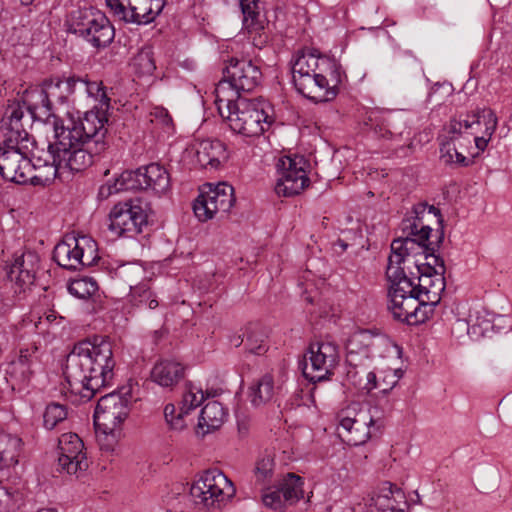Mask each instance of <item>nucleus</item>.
Listing matches in <instances>:
<instances>
[{"label":"nucleus","mask_w":512,"mask_h":512,"mask_svg":"<svg viewBox=\"0 0 512 512\" xmlns=\"http://www.w3.org/2000/svg\"><path fill=\"white\" fill-rule=\"evenodd\" d=\"M185 366L176 360L158 361L151 370V380L163 388H173L185 377Z\"/></svg>","instance_id":"nucleus-27"},{"label":"nucleus","mask_w":512,"mask_h":512,"mask_svg":"<svg viewBox=\"0 0 512 512\" xmlns=\"http://www.w3.org/2000/svg\"><path fill=\"white\" fill-rule=\"evenodd\" d=\"M224 116L230 129L244 137L260 136L273 122L265 103L256 99L236 98L223 102Z\"/></svg>","instance_id":"nucleus-9"},{"label":"nucleus","mask_w":512,"mask_h":512,"mask_svg":"<svg viewBox=\"0 0 512 512\" xmlns=\"http://www.w3.org/2000/svg\"><path fill=\"white\" fill-rule=\"evenodd\" d=\"M138 190L162 195L170 188V175L164 166L151 163L134 170Z\"/></svg>","instance_id":"nucleus-23"},{"label":"nucleus","mask_w":512,"mask_h":512,"mask_svg":"<svg viewBox=\"0 0 512 512\" xmlns=\"http://www.w3.org/2000/svg\"><path fill=\"white\" fill-rule=\"evenodd\" d=\"M277 485L282 491L283 498L286 499L289 505L297 503L304 497V480L294 473H288L283 476Z\"/></svg>","instance_id":"nucleus-37"},{"label":"nucleus","mask_w":512,"mask_h":512,"mask_svg":"<svg viewBox=\"0 0 512 512\" xmlns=\"http://www.w3.org/2000/svg\"><path fill=\"white\" fill-rule=\"evenodd\" d=\"M386 343V339L371 330H359L354 332L346 344V363L349 367L347 374L355 378L359 374L358 369L366 371L371 367L376 355V347Z\"/></svg>","instance_id":"nucleus-15"},{"label":"nucleus","mask_w":512,"mask_h":512,"mask_svg":"<svg viewBox=\"0 0 512 512\" xmlns=\"http://www.w3.org/2000/svg\"><path fill=\"white\" fill-rule=\"evenodd\" d=\"M346 73L338 60L320 55L316 50L303 51L292 64V81L297 92L315 102H328L339 93Z\"/></svg>","instance_id":"nucleus-4"},{"label":"nucleus","mask_w":512,"mask_h":512,"mask_svg":"<svg viewBox=\"0 0 512 512\" xmlns=\"http://www.w3.org/2000/svg\"><path fill=\"white\" fill-rule=\"evenodd\" d=\"M15 384L18 385L16 382L12 383V388H15Z\"/></svg>","instance_id":"nucleus-62"},{"label":"nucleus","mask_w":512,"mask_h":512,"mask_svg":"<svg viewBox=\"0 0 512 512\" xmlns=\"http://www.w3.org/2000/svg\"><path fill=\"white\" fill-rule=\"evenodd\" d=\"M133 65L141 74H152L156 69L154 60L149 51H141L138 53L134 58Z\"/></svg>","instance_id":"nucleus-48"},{"label":"nucleus","mask_w":512,"mask_h":512,"mask_svg":"<svg viewBox=\"0 0 512 512\" xmlns=\"http://www.w3.org/2000/svg\"><path fill=\"white\" fill-rule=\"evenodd\" d=\"M163 413L166 423L172 430L181 431L185 428L186 424L183 416L186 413H182V411L180 410V412L176 414V408L174 404H166Z\"/></svg>","instance_id":"nucleus-47"},{"label":"nucleus","mask_w":512,"mask_h":512,"mask_svg":"<svg viewBox=\"0 0 512 512\" xmlns=\"http://www.w3.org/2000/svg\"><path fill=\"white\" fill-rule=\"evenodd\" d=\"M309 162L300 155L282 156L276 162L275 193L278 196L299 195L310 184Z\"/></svg>","instance_id":"nucleus-12"},{"label":"nucleus","mask_w":512,"mask_h":512,"mask_svg":"<svg viewBox=\"0 0 512 512\" xmlns=\"http://www.w3.org/2000/svg\"><path fill=\"white\" fill-rule=\"evenodd\" d=\"M24 111L19 103L8 104L1 122L3 141L0 143V174L10 182L27 183L32 178L44 182L54 180L61 170L71 171L69 167L58 166L49 157V142L44 156H35L34 138L27 132L23 123Z\"/></svg>","instance_id":"nucleus-2"},{"label":"nucleus","mask_w":512,"mask_h":512,"mask_svg":"<svg viewBox=\"0 0 512 512\" xmlns=\"http://www.w3.org/2000/svg\"><path fill=\"white\" fill-rule=\"evenodd\" d=\"M12 499V494L8 488L0 483V512H9Z\"/></svg>","instance_id":"nucleus-51"},{"label":"nucleus","mask_w":512,"mask_h":512,"mask_svg":"<svg viewBox=\"0 0 512 512\" xmlns=\"http://www.w3.org/2000/svg\"><path fill=\"white\" fill-rule=\"evenodd\" d=\"M465 119L475 123L473 130H468V134L464 135L469 139L473 136L476 147L484 151L497 128L498 119L495 112L491 109H482L477 113L467 115Z\"/></svg>","instance_id":"nucleus-24"},{"label":"nucleus","mask_w":512,"mask_h":512,"mask_svg":"<svg viewBox=\"0 0 512 512\" xmlns=\"http://www.w3.org/2000/svg\"><path fill=\"white\" fill-rule=\"evenodd\" d=\"M494 320H496V318H493V319H486V320H483V321H479V319L476 320V323L474 324V326H479V328L482 330V332H487L489 331V329H493L494 325H493V322Z\"/></svg>","instance_id":"nucleus-55"},{"label":"nucleus","mask_w":512,"mask_h":512,"mask_svg":"<svg viewBox=\"0 0 512 512\" xmlns=\"http://www.w3.org/2000/svg\"><path fill=\"white\" fill-rule=\"evenodd\" d=\"M68 292L79 299H87L98 290L97 282L91 277H83L72 280L68 284Z\"/></svg>","instance_id":"nucleus-40"},{"label":"nucleus","mask_w":512,"mask_h":512,"mask_svg":"<svg viewBox=\"0 0 512 512\" xmlns=\"http://www.w3.org/2000/svg\"><path fill=\"white\" fill-rule=\"evenodd\" d=\"M433 251L420 253L424 259L431 258V262H420L418 259L413 260V265L416 273L410 271L408 277L414 278L415 291L427 301L433 308L440 302L441 294L445 291V278L446 271L443 259L436 256Z\"/></svg>","instance_id":"nucleus-11"},{"label":"nucleus","mask_w":512,"mask_h":512,"mask_svg":"<svg viewBox=\"0 0 512 512\" xmlns=\"http://www.w3.org/2000/svg\"><path fill=\"white\" fill-rule=\"evenodd\" d=\"M76 85L77 90L93 98L97 105L82 118H70L67 124L55 122V141L50 146L49 157L58 166L69 167L71 171H83L108 147L106 113L110 108V98L100 81L76 77Z\"/></svg>","instance_id":"nucleus-1"},{"label":"nucleus","mask_w":512,"mask_h":512,"mask_svg":"<svg viewBox=\"0 0 512 512\" xmlns=\"http://www.w3.org/2000/svg\"><path fill=\"white\" fill-rule=\"evenodd\" d=\"M262 502L267 508L273 510H282L289 505L286 499L283 498L282 491L278 485L263 489Z\"/></svg>","instance_id":"nucleus-45"},{"label":"nucleus","mask_w":512,"mask_h":512,"mask_svg":"<svg viewBox=\"0 0 512 512\" xmlns=\"http://www.w3.org/2000/svg\"><path fill=\"white\" fill-rule=\"evenodd\" d=\"M204 399L205 394L200 387L192 383L187 384L181 401L182 413L188 414L191 410L200 406Z\"/></svg>","instance_id":"nucleus-42"},{"label":"nucleus","mask_w":512,"mask_h":512,"mask_svg":"<svg viewBox=\"0 0 512 512\" xmlns=\"http://www.w3.org/2000/svg\"><path fill=\"white\" fill-rule=\"evenodd\" d=\"M15 384L18 385L16 382L12 383V388H15Z\"/></svg>","instance_id":"nucleus-61"},{"label":"nucleus","mask_w":512,"mask_h":512,"mask_svg":"<svg viewBox=\"0 0 512 512\" xmlns=\"http://www.w3.org/2000/svg\"><path fill=\"white\" fill-rule=\"evenodd\" d=\"M22 440L14 435L0 432V470L18 463Z\"/></svg>","instance_id":"nucleus-34"},{"label":"nucleus","mask_w":512,"mask_h":512,"mask_svg":"<svg viewBox=\"0 0 512 512\" xmlns=\"http://www.w3.org/2000/svg\"><path fill=\"white\" fill-rule=\"evenodd\" d=\"M411 216L403 219L401 229L404 236L394 239L390 246V255L394 252L403 258L414 259L420 253L433 251L435 247L429 241L432 228L423 224L426 214H432L437 218L439 224L443 223L441 212L433 205L425 202L413 206Z\"/></svg>","instance_id":"nucleus-7"},{"label":"nucleus","mask_w":512,"mask_h":512,"mask_svg":"<svg viewBox=\"0 0 512 512\" xmlns=\"http://www.w3.org/2000/svg\"><path fill=\"white\" fill-rule=\"evenodd\" d=\"M405 115L400 112H389L383 115L375 125V133L385 139L402 138L407 131Z\"/></svg>","instance_id":"nucleus-32"},{"label":"nucleus","mask_w":512,"mask_h":512,"mask_svg":"<svg viewBox=\"0 0 512 512\" xmlns=\"http://www.w3.org/2000/svg\"><path fill=\"white\" fill-rule=\"evenodd\" d=\"M360 372H364L366 374V384L364 385V389H366L367 391H371L377 387H379V384L377 382V375L373 372V371H368V369L366 371L360 369L359 373Z\"/></svg>","instance_id":"nucleus-52"},{"label":"nucleus","mask_w":512,"mask_h":512,"mask_svg":"<svg viewBox=\"0 0 512 512\" xmlns=\"http://www.w3.org/2000/svg\"><path fill=\"white\" fill-rule=\"evenodd\" d=\"M115 365L111 342L95 336L74 345L67 356L64 375L72 389L90 400L101 389L113 385Z\"/></svg>","instance_id":"nucleus-3"},{"label":"nucleus","mask_w":512,"mask_h":512,"mask_svg":"<svg viewBox=\"0 0 512 512\" xmlns=\"http://www.w3.org/2000/svg\"><path fill=\"white\" fill-rule=\"evenodd\" d=\"M276 394L273 377L269 374L263 375L256 385L250 388V402L253 406L259 407L271 401Z\"/></svg>","instance_id":"nucleus-36"},{"label":"nucleus","mask_w":512,"mask_h":512,"mask_svg":"<svg viewBox=\"0 0 512 512\" xmlns=\"http://www.w3.org/2000/svg\"><path fill=\"white\" fill-rule=\"evenodd\" d=\"M84 444L79 436L69 432L58 439V466L61 472L77 475L88 468Z\"/></svg>","instance_id":"nucleus-20"},{"label":"nucleus","mask_w":512,"mask_h":512,"mask_svg":"<svg viewBox=\"0 0 512 512\" xmlns=\"http://www.w3.org/2000/svg\"><path fill=\"white\" fill-rule=\"evenodd\" d=\"M336 245L339 246L343 251L347 249L348 247V244L346 242H344L343 240L339 239L337 242H336Z\"/></svg>","instance_id":"nucleus-56"},{"label":"nucleus","mask_w":512,"mask_h":512,"mask_svg":"<svg viewBox=\"0 0 512 512\" xmlns=\"http://www.w3.org/2000/svg\"><path fill=\"white\" fill-rule=\"evenodd\" d=\"M37 359L36 350L22 349L18 358L10 363L8 374L19 388L30 381Z\"/></svg>","instance_id":"nucleus-30"},{"label":"nucleus","mask_w":512,"mask_h":512,"mask_svg":"<svg viewBox=\"0 0 512 512\" xmlns=\"http://www.w3.org/2000/svg\"><path fill=\"white\" fill-rule=\"evenodd\" d=\"M411 259L403 258L394 252L389 255L385 271L389 282V309L393 317L409 325L424 323L433 313L434 308L415 291L414 278L408 277L403 264Z\"/></svg>","instance_id":"nucleus-5"},{"label":"nucleus","mask_w":512,"mask_h":512,"mask_svg":"<svg viewBox=\"0 0 512 512\" xmlns=\"http://www.w3.org/2000/svg\"><path fill=\"white\" fill-rule=\"evenodd\" d=\"M340 356L338 346L331 342H317L309 347V362L305 359L303 375L311 382L326 380L333 374Z\"/></svg>","instance_id":"nucleus-18"},{"label":"nucleus","mask_w":512,"mask_h":512,"mask_svg":"<svg viewBox=\"0 0 512 512\" xmlns=\"http://www.w3.org/2000/svg\"><path fill=\"white\" fill-rule=\"evenodd\" d=\"M131 401L130 389L125 387L102 396L93 415L95 426L104 432L114 431L129 415Z\"/></svg>","instance_id":"nucleus-16"},{"label":"nucleus","mask_w":512,"mask_h":512,"mask_svg":"<svg viewBox=\"0 0 512 512\" xmlns=\"http://www.w3.org/2000/svg\"><path fill=\"white\" fill-rule=\"evenodd\" d=\"M144 274V268L137 263H129L119 269V275L128 283L130 291L132 290V286L139 284L137 281L143 278Z\"/></svg>","instance_id":"nucleus-46"},{"label":"nucleus","mask_w":512,"mask_h":512,"mask_svg":"<svg viewBox=\"0 0 512 512\" xmlns=\"http://www.w3.org/2000/svg\"><path fill=\"white\" fill-rule=\"evenodd\" d=\"M351 411H341L339 414L338 434L348 445L359 446L370 438V427L373 420L365 413L351 417Z\"/></svg>","instance_id":"nucleus-21"},{"label":"nucleus","mask_w":512,"mask_h":512,"mask_svg":"<svg viewBox=\"0 0 512 512\" xmlns=\"http://www.w3.org/2000/svg\"><path fill=\"white\" fill-rule=\"evenodd\" d=\"M39 265V257L35 252L26 251L15 257L11 264L8 277L21 287L33 284Z\"/></svg>","instance_id":"nucleus-26"},{"label":"nucleus","mask_w":512,"mask_h":512,"mask_svg":"<svg viewBox=\"0 0 512 512\" xmlns=\"http://www.w3.org/2000/svg\"><path fill=\"white\" fill-rule=\"evenodd\" d=\"M232 343L238 347L239 345H241V343H243V339L240 338V336L236 337L234 340H232Z\"/></svg>","instance_id":"nucleus-57"},{"label":"nucleus","mask_w":512,"mask_h":512,"mask_svg":"<svg viewBox=\"0 0 512 512\" xmlns=\"http://www.w3.org/2000/svg\"><path fill=\"white\" fill-rule=\"evenodd\" d=\"M67 31L81 38L95 49L109 46L115 37V30L106 15L92 7L72 10L65 20Z\"/></svg>","instance_id":"nucleus-10"},{"label":"nucleus","mask_w":512,"mask_h":512,"mask_svg":"<svg viewBox=\"0 0 512 512\" xmlns=\"http://www.w3.org/2000/svg\"><path fill=\"white\" fill-rule=\"evenodd\" d=\"M265 339L266 334L260 327L250 326L247 329L245 347L251 354L262 355L267 351Z\"/></svg>","instance_id":"nucleus-39"},{"label":"nucleus","mask_w":512,"mask_h":512,"mask_svg":"<svg viewBox=\"0 0 512 512\" xmlns=\"http://www.w3.org/2000/svg\"><path fill=\"white\" fill-rule=\"evenodd\" d=\"M67 407L57 402L49 403L43 413V426L47 430L54 429L67 418Z\"/></svg>","instance_id":"nucleus-41"},{"label":"nucleus","mask_w":512,"mask_h":512,"mask_svg":"<svg viewBox=\"0 0 512 512\" xmlns=\"http://www.w3.org/2000/svg\"><path fill=\"white\" fill-rule=\"evenodd\" d=\"M469 119H452L446 126V137L440 145L441 159L445 164H457L462 167L469 166L471 160L465 157L459 148L468 146L471 139L465 136L468 130H473V124Z\"/></svg>","instance_id":"nucleus-19"},{"label":"nucleus","mask_w":512,"mask_h":512,"mask_svg":"<svg viewBox=\"0 0 512 512\" xmlns=\"http://www.w3.org/2000/svg\"><path fill=\"white\" fill-rule=\"evenodd\" d=\"M35 106L41 107V101H38L37 104H35Z\"/></svg>","instance_id":"nucleus-60"},{"label":"nucleus","mask_w":512,"mask_h":512,"mask_svg":"<svg viewBox=\"0 0 512 512\" xmlns=\"http://www.w3.org/2000/svg\"><path fill=\"white\" fill-rule=\"evenodd\" d=\"M401 377L399 370L390 369L384 372L382 382L379 383L381 393L387 394L398 383Z\"/></svg>","instance_id":"nucleus-49"},{"label":"nucleus","mask_w":512,"mask_h":512,"mask_svg":"<svg viewBox=\"0 0 512 512\" xmlns=\"http://www.w3.org/2000/svg\"><path fill=\"white\" fill-rule=\"evenodd\" d=\"M225 417L226 412L222 404L217 401H210L200 412L198 427L203 434L210 433L222 426Z\"/></svg>","instance_id":"nucleus-33"},{"label":"nucleus","mask_w":512,"mask_h":512,"mask_svg":"<svg viewBox=\"0 0 512 512\" xmlns=\"http://www.w3.org/2000/svg\"><path fill=\"white\" fill-rule=\"evenodd\" d=\"M155 3L156 0H145L138 5L130 2V4L123 5V14L115 15L127 23L147 25L153 22L165 7L164 2Z\"/></svg>","instance_id":"nucleus-25"},{"label":"nucleus","mask_w":512,"mask_h":512,"mask_svg":"<svg viewBox=\"0 0 512 512\" xmlns=\"http://www.w3.org/2000/svg\"><path fill=\"white\" fill-rule=\"evenodd\" d=\"M79 249L78 238L68 236L54 247L53 260L64 269L78 270L83 257V251Z\"/></svg>","instance_id":"nucleus-29"},{"label":"nucleus","mask_w":512,"mask_h":512,"mask_svg":"<svg viewBox=\"0 0 512 512\" xmlns=\"http://www.w3.org/2000/svg\"><path fill=\"white\" fill-rule=\"evenodd\" d=\"M130 299L132 305L138 308L155 309L159 305L157 297L148 282H141L137 286H132Z\"/></svg>","instance_id":"nucleus-38"},{"label":"nucleus","mask_w":512,"mask_h":512,"mask_svg":"<svg viewBox=\"0 0 512 512\" xmlns=\"http://www.w3.org/2000/svg\"><path fill=\"white\" fill-rule=\"evenodd\" d=\"M79 250L83 251V257L80 259V268L92 266L98 259L97 243L89 236L78 237Z\"/></svg>","instance_id":"nucleus-43"},{"label":"nucleus","mask_w":512,"mask_h":512,"mask_svg":"<svg viewBox=\"0 0 512 512\" xmlns=\"http://www.w3.org/2000/svg\"><path fill=\"white\" fill-rule=\"evenodd\" d=\"M234 203V188L231 185L224 182L217 185L206 183L194 201L193 211L195 216L204 222L217 215L227 214Z\"/></svg>","instance_id":"nucleus-14"},{"label":"nucleus","mask_w":512,"mask_h":512,"mask_svg":"<svg viewBox=\"0 0 512 512\" xmlns=\"http://www.w3.org/2000/svg\"><path fill=\"white\" fill-rule=\"evenodd\" d=\"M158 2H160V3H161V2H164V5H166V4H167V0H156V3H155V4H158Z\"/></svg>","instance_id":"nucleus-59"},{"label":"nucleus","mask_w":512,"mask_h":512,"mask_svg":"<svg viewBox=\"0 0 512 512\" xmlns=\"http://www.w3.org/2000/svg\"><path fill=\"white\" fill-rule=\"evenodd\" d=\"M151 122L162 125L164 128L169 129L172 125V118L167 109L163 107H155L151 113Z\"/></svg>","instance_id":"nucleus-50"},{"label":"nucleus","mask_w":512,"mask_h":512,"mask_svg":"<svg viewBox=\"0 0 512 512\" xmlns=\"http://www.w3.org/2000/svg\"><path fill=\"white\" fill-rule=\"evenodd\" d=\"M128 190H138L135 171H124L113 182L108 180L100 186L98 194L100 198L105 199L113 194Z\"/></svg>","instance_id":"nucleus-35"},{"label":"nucleus","mask_w":512,"mask_h":512,"mask_svg":"<svg viewBox=\"0 0 512 512\" xmlns=\"http://www.w3.org/2000/svg\"><path fill=\"white\" fill-rule=\"evenodd\" d=\"M223 79L215 88V104L221 116H224L223 102L229 103L242 98V92L253 91L262 78L260 68L250 59L231 58L223 70Z\"/></svg>","instance_id":"nucleus-8"},{"label":"nucleus","mask_w":512,"mask_h":512,"mask_svg":"<svg viewBox=\"0 0 512 512\" xmlns=\"http://www.w3.org/2000/svg\"><path fill=\"white\" fill-rule=\"evenodd\" d=\"M243 15V26L249 32H259L264 28L266 0H236Z\"/></svg>","instance_id":"nucleus-31"},{"label":"nucleus","mask_w":512,"mask_h":512,"mask_svg":"<svg viewBox=\"0 0 512 512\" xmlns=\"http://www.w3.org/2000/svg\"><path fill=\"white\" fill-rule=\"evenodd\" d=\"M58 319L61 321L63 319V317L59 316L56 311L49 310L48 312L45 313L44 318L43 317L39 318V324L43 325L45 322L49 323V324L58 323L57 322Z\"/></svg>","instance_id":"nucleus-54"},{"label":"nucleus","mask_w":512,"mask_h":512,"mask_svg":"<svg viewBox=\"0 0 512 512\" xmlns=\"http://www.w3.org/2000/svg\"><path fill=\"white\" fill-rule=\"evenodd\" d=\"M109 230L117 236L133 237L148 224L147 203L139 198L119 202L109 213Z\"/></svg>","instance_id":"nucleus-13"},{"label":"nucleus","mask_w":512,"mask_h":512,"mask_svg":"<svg viewBox=\"0 0 512 512\" xmlns=\"http://www.w3.org/2000/svg\"><path fill=\"white\" fill-rule=\"evenodd\" d=\"M196 160L200 166L217 169L227 159L225 144L217 139H205L195 146Z\"/></svg>","instance_id":"nucleus-28"},{"label":"nucleus","mask_w":512,"mask_h":512,"mask_svg":"<svg viewBox=\"0 0 512 512\" xmlns=\"http://www.w3.org/2000/svg\"><path fill=\"white\" fill-rule=\"evenodd\" d=\"M274 458L269 454L260 456L255 464L254 476L259 483L271 480L274 471Z\"/></svg>","instance_id":"nucleus-44"},{"label":"nucleus","mask_w":512,"mask_h":512,"mask_svg":"<svg viewBox=\"0 0 512 512\" xmlns=\"http://www.w3.org/2000/svg\"><path fill=\"white\" fill-rule=\"evenodd\" d=\"M23 5H30L34 0H19Z\"/></svg>","instance_id":"nucleus-58"},{"label":"nucleus","mask_w":512,"mask_h":512,"mask_svg":"<svg viewBox=\"0 0 512 512\" xmlns=\"http://www.w3.org/2000/svg\"><path fill=\"white\" fill-rule=\"evenodd\" d=\"M105 2L114 14H123V5L130 4V0H105Z\"/></svg>","instance_id":"nucleus-53"},{"label":"nucleus","mask_w":512,"mask_h":512,"mask_svg":"<svg viewBox=\"0 0 512 512\" xmlns=\"http://www.w3.org/2000/svg\"><path fill=\"white\" fill-rule=\"evenodd\" d=\"M404 491L396 484L384 482L372 494L367 503V512H406Z\"/></svg>","instance_id":"nucleus-22"},{"label":"nucleus","mask_w":512,"mask_h":512,"mask_svg":"<svg viewBox=\"0 0 512 512\" xmlns=\"http://www.w3.org/2000/svg\"><path fill=\"white\" fill-rule=\"evenodd\" d=\"M77 91L76 77L65 79L55 77L45 80L40 89L26 90L19 103L23 111L30 115L33 121H43L53 126L55 133V122L67 124L56 115V105L64 106L70 102L71 96Z\"/></svg>","instance_id":"nucleus-6"},{"label":"nucleus","mask_w":512,"mask_h":512,"mask_svg":"<svg viewBox=\"0 0 512 512\" xmlns=\"http://www.w3.org/2000/svg\"><path fill=\"white\" fill-rule=\"evenodd\" d=\"M191 496L206 507H214L232 498L235 488L221 471L217 469L205 471L190 488Z\"/></svg>","instance_id":"nucleus-17"}]
</instances>
